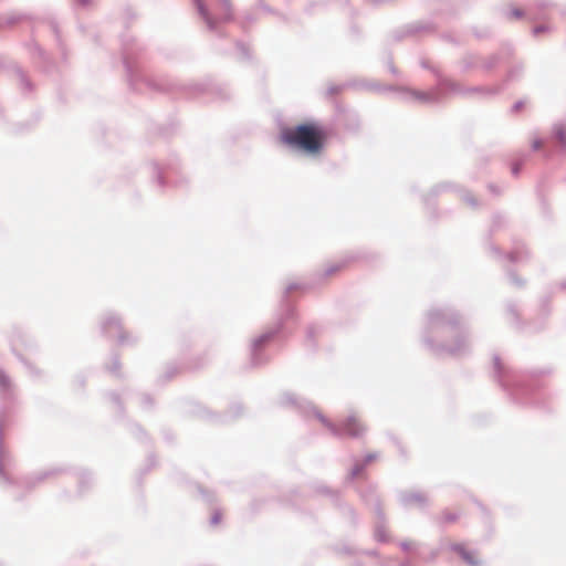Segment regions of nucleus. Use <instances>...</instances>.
Segmentation results:
<instances>
[{"label": "nucleus", "mask_w": 566, "mask_h": 566, "mask_svg": "<svg viewBox=\"0 0 566 566\" xmlns=\"http://www.w3.org/2000/svg\"><path fill=\"white\" fill-rule=\"evenodd\" d=\"M196 6L198 7L199 11L205 14V7H203V3H202V0H193Z\"/></svg>", "instance_id": "7"}, {"label": "nucleus", "mask_w": 566, "mask_h": 566, "mask_svg": "<svg viewBox=\"0 0 566 566\" xmlns=\"http://www.w3.org/2000/svg\"><path fill=\"white\" fill-rule=\"evenodd\" d=\"M442 518L446 522H454L458 518V515L444 512L443 515H442Z\"/></svg>", "instance_id": "4"}, {"label": "nucleus", "mask_w": 566, "mask_h": 566, "mask_svg": "<svg viewBox=\"0 0 566 566\" xmlns=\"http://www.w3.org/2000/svg\"><path fill=\"white\" fill-rule=\"evenodd\" d=\"M556 137L562 144H566V129L563 127H559L556 129Z\"/></svg>", "instance_id": "3"}, {"label": "nucleus", "mask_w": 566, "mask_h": 566, "mask_svg": "<svg viewBox=\"0 0 566 566\" xmlns=\"http://www.w3.org/2000/svg\"><path fill=\"white\" fill-rule=\"evenodd\" d=\"M522 15H523V12H522L521 10H517V9H516V10H513V11H512V17H513V18H516V19H517V18H521Z\"/></svg>", "instance_id": "8"}, {"label": "nucleus", "mask_w": 566, "mask_h": 566, "mask_svg": "<svg viewBox=\"0 0 566 566\" xmlns=\"http://www.w3.org/2000/svg\"><path fill=\"white\" fill-rule=\"evenodd\" d=\"M9 385V380L4 375H0V386L6 388Z\"/></svg>", "instance_id": "6"}, {"label": "nucleus", "mask_w": 566, "mask_h": 566, "mask_svg": "<svg viewBox=\"0 0 566 566\" xmlns=\"http://www.w3.org/2000/svg\"><path fill=\"white\" fill-rule=\"evenodd\" d=\"M324 422L333 434L339 437L358 438L365 432V426L356 416H348L337 424Z\"/></svg>", "instance_id": "2"}, {"label": "nucleus", "mask_w": 566, "mask_h": 566, "mask_svg": "<svg viewBox=\"0 0 566 566\" xmlns=\"http://www.w3.org/2000/svg\"><path fill=\"white\" fill-rule=\"evenodd\" d=\"M326 140L324 128L315 123H305L287 127L281 132V142L290 147L316 155L321 153Z\"/></svg>", "instance_id": "1"}, {"label": "nucleus", "mask_w": 566, "mask_h": 566, "mask_svg": "<svg viewBox=\"0 0 566 566\" xmlns=\"http://www.w3.org/2000/svg\"><path fill=\"white\" fill-rule=\"evenodd\" d=\"M542 146H543V143L541 139H534L532 143V147L535 150H538L539 148H542Z\"/></svg>", "instance_id": "5"}]
</instances>
